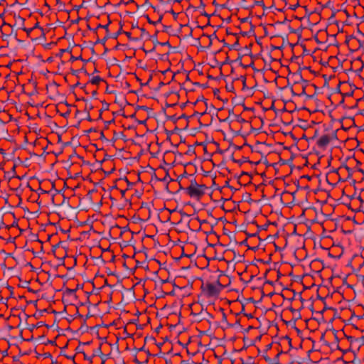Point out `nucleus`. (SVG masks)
Wrapping results in <instances>:
<instances>
[{"label": "nucleus", "mask_w": 364, "mask_h": 364, "mask_svg": "<svg viewBox=\"0 0 364 364\" xmlns=\"http://www.w3.org/2000/svg\"><path fill=\"white\" fill-rule=\"evenodd\" d=\"M203 287V291L208 296H215L219 294L223 287L218 281L207 283Z\"/></svg>", "instance_id": "f257e3e1"}, {"label": "nucleus", "mask_w": 364, "mask_h": 364, "mask_svg": "<svg viewBox=\"0 0 364 364\" xmlns=\"http://www.w3.org/2000/svg\"><path fill=\"white\" fill-rule=\"evenodd\" d=\"M186 192L191 197L198 198V197L201 196L204 193L203 186H200L197 183H192L186 188Z\"/></svg>", "instance_id": "f03ea898"}, {"label": "nucleus", "mask_w": 364, "mask_h": 364, "mask_svg": "<svg viewBox=\"0 0 364 364\" xmlns=\"http://www.w3.org/2000/svg\"><path fill=\"white\" fill-rule=\"evenodd\" d=\"M328 143V139L326 136H323L320 138L318 141V144L321 146H325Z\"/></svg>", "instance_id": "7ed1b4c3"}, {"label": "nucleus", "mask_w": 364, "mask_h": 364, "mask_svg": "<svg viewBox=\"0 0 364 364\" xmlns=\"http://www.w3.org/2000/svg\"><path fill=\"white\" fill-rule=\"evenodd\" d=\"M97 81H98L97 80H93L92 82H93V83H97Z\"/></svg>", "instance_id": "20e7f679"}]
</instances>
